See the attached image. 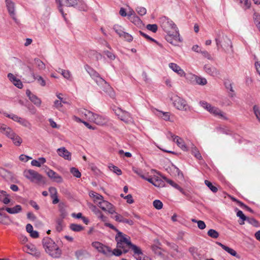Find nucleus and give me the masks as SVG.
I'll return each instance as SVG.
<instances>
[{
	"label": "nucleus",
	"mask_w": 260,
	"mask_h": 260,
	"mask_svg": "<svg viewBox=\"0 0 260 260\" xmlns=\"http://www.w3.org/2000/svg\"><path fill=\"white\" fill-rule=\"evenodd\" d=\"M115 240L117 242V247L118 248H124L125 245L128 246L133 251V255H138V254H141V248L133 244L131 240L130 237L123 233L119 231L117 233L115 236Z\"/></svg>",
	"instance_id": "nucleus-1"
},
{
	"label": "nucleus",
	"mask_w": 260,
	"mask_h": 260,
	"mask_svg": "<svg viewBox=\"0 0 260 260\" xmlns=\"http://www.w3.org/2000/svg\"><path fill=\"white\" fill-rule=\"evenodd\" d=\"M42 244L46 252L54 258L59 257L61 251L55 243L50 238L45 237L42 240Z\"/></svg>",
	"instance_id": "nucleus-2"
},
{
	"label": "nucleus",
	"mask_w": 260,
	"mask_h": 260,
	"mask_svg": "<svg viewBox=\"0 0 260 260\" xmlns=\"http://www.w3.org/2000/svg\"><path fill=\"white\" fill-rule=\"evenodd\" d=\"M81 113L90 121H92L98 125H103L107 122V119L105 117L93 113V112L83 109Z\"/></svg>",
	"instance_id": "nucleus-3"
},
{
	"label": "nucleus",
	"mask_w": 260,
	"mask_h": 260,
	"mask_svg": "<svg viewBox=\"0 0 260 260\" xmlns=\"http://www.w3.org/2000/svg\"><path fill=\"white\" fill-rule=\"evenodd\" d=\"M159 22L163 30L167 33L178 30L176 24L168 17L164 16L160 18Z\"/></svg>",
	"instance_id": "nucleus-4"
},
{
	"label": "nucleus",
	"mask_w": 260,
	"mask_h": 260,
	"mask_svg": "<svg viewBox=\"0 0 260 260\" xmlns=\"http://www.w3.org/2000/svg\"><path fill=\"white\" fill-rule=\"evenodd\" d=\"M23 175L31 182L39 183L43 182V176L33 170H26L23 172Z\"/></svg>",
	"instance_id": "nucleus-5"
},
{
	"label": "nucleus",
	"mask_w": 260,
	"mask_h": 260,
	"mask_svg": "<svg viewBox=\"0 0 260 260\" xmlns=\"http://www.w3.org/2000/svg\"><path fill=\"white\" fill-rule=\"evenodd\" d=\"M61 1L62 5L67 7H77L80 11H85L87 10V6L83 0H61Z\"/></svg>",
	"instance_id": "nucleus-6"
},
{
	"label": "nucleus",
	"mask_w": 260,
	"mask_h": 260,
	"mask_svg": "<svg viewBox=\"0 0 260 260\" xmlns=\"http://www.w3.org/2000/svg\"><path fill=\"white\" fill-rule=\"evenodd\" d=\"M215 41L218 50H219L220 47L225 50H228L232 47L231 41L226 36H222V37L218 36L215 39Z\"/></svg>",
	"instance_id": "nucleus-7"
},
{
	"label": "nucleus",
	"mask_w": 260,
	"mask_h": 260,
	"mask_svg": "<svg viewBox=\"0 0 260 260\" xmlns=\"http://www.w3.org/2000/svg\"><path fill=\"white\" fill-rule=\"evenodd\" d=\"M174 107L179 110L186 111L188 109V105L186 101L178 95H174L172 98Z\"/></svg>",
	"instance_id": "nucleus-8"
},
{
	"label": "nucleus",
	"mask_w": 260,
	"mask_h": 260,
	"mask_svg": "<svg viewBox=\"0 0 260 260\" xmlns=\"http://www.w3.org/2000/svg\"><path fill=\"white\" fill-rule=\"evenodd\" d=\"M166 40L167 42L173 45H176L178 42H181L180 38L179 30H177L175 31H172L170 33H167L166 36Z\"/></svg>",
	"instance_id": "nucleus-9"
},
{
	"label": "nucleus",
	"mask_w": 260,
	"mask_h": 260,
	"mask_svg": "<svg viewBox=\"0 0 260 260\" xmlns=\"http://www.w3.org/2000/svg\"><path fill=\"white\" fill-rule=\"evenodd\" d=\"M92 246L97 249L100 252L108 256L110 255L111 249L108 246H105L99 242H93L92 243Z\"/></svg>",
	"instance_id": "nucleus-10"
},
{
	"label": "nucleus",
	"mask_w": 260,
	"mask_h": 260,
	"mask_svg": "<svg viewBox=\"0 0 260 260\" xmlns=\"http://www.w3.org/2000/svg\"><path fill=\"white\" fill-rule=\"evenodd\" d=\"M5 3L10 16L17 24H18L19 20L16 17L15 3L11 0H6Z\"/></svg>",
	"instance_id": "nucleus-11"
},
{
	"label": "nucleus",
	"mask_w": 260,
	"mask_h": 260,
	"mask_svg": "<svg viewBox=\"0 0 260 260\" xmlns=\"http://www.w3.org/2000/svg\"><path fill=\"white\" fill-rule=\"evenodd\" d=\"M98 206L101 208L103 210L108 211L110 213L112 214L114 212V209L113 205L107 201L102 199L98 203Z\"/></svg>",
	"instance_id": "nucleus-12"
},
{
	"label": "nucleus",
	"mask_w": 260,
	"mask_h": 260,
	"mask_svg": "<svg viewBox=\"0 0 260 260\" xmlns=\"http://www.w3.org/2000/svg\"><path fill=\"white\" fill-rule=\"evenodd\" d=\"M170 136L174 142H176L177 145L181 148L183 150L187 151V147L185 145L183 140L180 137L175 136L171 132H169L168 134V137Z\"/></svg>",
	"instance_id": "nucleus-13"
},
{
	"label": "nucleus",
	"mask_w": 260,
	"mask_h": 260,
	"mask_svg": "<svg viewBox=\"0 0 260 260\" xmlns=\"http://www.w3.org/2000/svg\"><path fill=\"white\" fill-rule=\"evenodd\" d=\"M188 251L191 255L193 260H202L203 255L198 249L194 246L190 247Z\"/></svg>",
	"instance_id": "nucleus-14"
},
{
	"label": "nucleus",
	"mask_w": 260,
	"mask_h": 260,
	"mask_svg": "<svg viewBox=\"0 0 260 260\" xmlns=\"http://www.w3.org/2000/svg\"><path fill=\"white\" fill-rule=\"evenodd\" d=\"M26 94L28 97L29 99L37 106L39 107L41 104V100L37 96L31 92L27 89L26 91Z\"/></svg>",
	"instance_id": "nucleus-15"
},
{
	"label": "nucleus",
	"mask_w": 260,
	"mask_h": 260,
	"mask_svg": "<svg viewBox=\"0 0 260 260\" xmlns=\"http://www.w3.org/2000/svg\"><path fill=\"white\" fill-rule=\"evenodd\" d=\"M205 72L212 76H216L219 74V72L213 66L210 64H205L204 67Z\"/></svg>",
	"instance_id": "nucleus-16"
},
{
	"label": "nucleus",
	"mask_w": 260,
	"mask_h": 260,
	"mask_svg": "<svg viewBox=\"0 0 260 260\" xmlns=\"http://www.w3.org/2000/svg\"><path fill=\"white\" fill-rule=\"evenodd\" d=\"M57 152L60 156L62 157L65 159L71 160V153L65 147L58 148Z\"/></svg>",
	"instance_id": "nucleus-17"
},
{
	"label": "nucleus",
	"mask_w": 260,
	"mask_h": 260,
	"mask_svg": "<svg viewBox=\"0 0 260 260\" xmlns=\"http://www.w3.org/2000/svg\"><path fill=\"white\" fill-rule=\"evenodd\" d=\"M169 67L180 76L183 77L185 75L184 71L176 63L173 62L170 63L169 64Z\"/></svg>",
	"instance_id": "nucleus-18"
},
{
	"label": "nucleus",
	"mask_w": 260,
	"mask_h": 260,
	"mask_svg": "<svg viewBox=\"0 0 260 260\" xmlns=\"http://www.w3.org/2000/svg\"><path fill=\"white\" fill-rule=\"evenodd\" d=\"M47 175L49 177L57 183H61L63 181L62 177L53 170H49Z\"/></svg>",
	"instance_id": "nucleus-19"
},
{
	"label": "nucleus",
	"mask_w": 260,
	"mask_h": 260,
	"mask_svg": "<svg viewBox=\"0 0 260 260\" xmlns=\"http://www.w3.org/2000/svg\"><path fill=\"white\" fill-rule=\"evenodd\" d=\"M216 243H217V244L219 245L225 251H226L228 253L230 254L231 255L235 256L236 257H237L238 258H240V255H238L237 254V252L233 249L230 248L229 247H228L226 245H224L220 242H216Z\"/></svg>",
	"instance_id": "nucleus-20"
},
{
	"label": "nucleus",
	"mask_w": 260,
	"mask_h": 260,
	"mask_svg": "<svg viewBox=\"0 0 260 260\" xmlns=\"http://www.w3.org/2000/svg\"><path fill=\"white\" fill-rule=\"evenodd\" d=\"M209 112L215 116H218L219 118L222 119H227L225 114L217 107L213 106Z\"/></svg>",
	"instance_id": "nucleus-21"
},
{
	"label": "nucleus",
	"mask_w": 260,
	"mask_h": 260,
	"mask_svg": "<svg viewBox=\"0 0 260 260\" xmlns=\"http://www.w3.org/2000/svg\"><path fill=\"white\" fill-rule=\"evenodd\" d=\"M27 68L29 69L31 75L33 77L34 79L37 80L38 82L42 86H45L46 85V82L45 80L43 78V77L39 75L36 76L34 73L32 69L29 66H28Z\"/></svg>",
	"instance_id": "nucleus-22"
},
{
	"label": "nucleus",
	"mask_w": 260,
	"mask_h": 260,
	"mask_svg": "<svg viewBox=\"0 0 260 260\" xmlns=\"http://www.w3.org/2000/svg\"><path fill=\"white\" fill-rule=\"evenodd\" d=\"M0 131L6 135L9 138H11L12 136H13V135L14 134L12 129L6 125L2 126L0 127Z\"/></svg>",
	"instance_id": "nucleus-23"
},
{
	"label": "nucleus",
	"mask_w": 260,
	"mask_h": 260,
	"mask_svg": "<svg viewBox=\"0 0 260 260\" xmlns=\"http://www.w3.org/2000/svg\"><path fill=\"white\" fill-rule=\"evenodd\" d=\"M5 210L10 214H17L20 212L22 210V207L19 205H17L14 207H6Z\"/></svg>",
	"instance_id": "nucleus-24"
},
{
	"label": "nucleus",
	"mask_w": 260,
	"mask_h": 260,
	"mask_svg": "<svg viewBox=\"0 0 260 260\" xmlns=\"http://www.w3.org/2000/svg\"><path fill=\"white\" fill-rule=\"evenodd\" d=\"M85 69L87 72L89 74L90 77L94 80L100 75V74L88 65L85 66Z\"/></svg>",
	"instance_id": "nucleus-25"
},
{
	"label": "nucleus",
	"mask_w": 260,
	"mask_h": 260,
	"mask_svg": "<svg viewBox=\"0 0 260 260\" xmlns=\"http://www.w3.org/2000/svg\"><path fill=\"white\" fill-rule=\"evenodd\" d=\"M129 20L133 23L135 25L140 26L141 25L142 21L140 18L136 15H131V14L128 15Z\"/></svg>",
	"instance_id": "nucleus-26"
},
{
	"label": "nucleus",
	"mask_w": 260,
	"mask_h": 260,
	"mask_svg": "<svg viewBox=\"0 0 260 260\" xmlns=\"http://www.w3.org/2000/svg\"><path fill=\"white\" fill-rule=\"evenodd\" d=\"M63 219L62 218H57L56 220V230L57 232H60L63 230L64 226Z\"/></svg>",
	"instance_id": "nucleus-27"
},
{
	"label": "nucleus",
	"mask_w": 260,
	"mask_h": 260,
	"mask_svg": "<svg viewBox=\"0 0 260 260\" xmlns=\"http://www.w3.org/2000/svg\"><path fill=\"white\" fill-rule=\"evenodd\" d=\"M191 76L192 79L199 85H204L207 83V80L205 78L199 77L194 75H192Z\"/></svg>",
	"instance_id": "nucleus-28"
},
{
	"label": "nucleus",
	"mask_w": 260,
	"mask_h": 260,
	"mask_svg": "<svg viewBox=\"0 0 260 260\" xmlns=\"http://www.w3.org/2000/svg\"><path fill=\"white\" fill-rule=\"evenodd\" d=\"M8 196V195L7 194L6 191L4 190H0V201L5 204H8L10 202Z\"/></svg>",
	"instance_id": "nucleus-29"
},
{
	"label": "nucleus",
	"mask_w": 260,
	"mask_h": 260,
	"mask_svg": "<svg viewBox=\"0 0 260 260\" xmlns=\"http://www.w3.org/2000/svg\"><path fill=\"white\" fill-rule=\"evenodd\" d=\"M89 196L91 198H93V201L95 203H97V204L99 201L102 200V199H104L102 195L93 191H90L89 192Z\"/></svg>",
	"instance_id": "nucleus-30"
},
{
	"label": "nucleus",
	"mask_w": 260,
	"mask_h": 260,
	"mask_svg": "<svg viewBox=\"0 0 260 260\" xmlns=\"http://www.w3.org/2000/svg\"><path fill=\"white\" fill-rule=\"evenodd\" d=\"M157 116L166 121L170 120V114L169 112H165L161 111H157Z\"/></svg>",
	"instance_id": "nucleus-31"
},
{
	"label": "nucleus",
	"mask_w": 260,
	"mask_h": 260,
	"mask_svg": "<svg viewBox=\"0 0 260 260\" xmlns=\"http://www.w3.org/2000/svg\"><path fill=\"white\" fill-rule=\"evenodd\" d=\"M10 139L13 141L14 144L16 146H19L21 144L22 141L21 138L16 134H14Z\"/></svg>",
	"instance_id": "nucleus-32"
},
{
	"label": "nucleus",
	"mask_w": 260,
	"mask_h": 260,
	"mask_svg": "<svg viewBox=\"0 0 260 260\" xmlns=\"http://www.w3.org/2000/svg\"><path fill=\"white\" fill-rule=\"evenodd\" d=\"M58 70V72L60 73L64 78L68 80H71L72 75L69 70H63L60 68Z\"/></svg>",
	"instance_id": "nucleus-33"
},
{
	"label": "nucleus",
	"mask_w": 260,
	"mask_h": 260,
	"mask_svg": "<svg viewBox=\"0 0 260 260\" xmlns=\"http://www.w3.org/2000/svg\"><path fill=\"white\" fill-rule=\"evenodd\" d=\"M70 229L74 232H79L82 231L84 229V228L81 225L72 223L70 225Z\"/></svg>",
	"instance_id": "nucleus-34"
},
{
	"label": "nucleus",
	"mask_w": 260,
	"mask_h": 260,
	"mask_svg": "<svg viewBox=\"0 0 260 260\" xmlns=\"http://www.w3.org/2000/svg\"><path fill=\"white\" fill-rule=\"evenodd\" d=\"M153 185L159 187H164L165 186V183L159 177L154 176Z\"/></svg>",
	"instance_id": "nucleus-35"
},
{
	"label": "nucleus",
	"mask_w": 260,
	"mask_h": 260,
	"mask_svg": "<svg viewBox=\"0 0 260 260\" xmlns=\"http://www.w3.org/2000/svg\"><path fill=\"white\" fill-rule=\"evenodd\" d=\"M191 153L194 155V156L199 160H202L203 158L201 155V154L197 148L196 147L193 146L191 148Z\"/></svg>",
	"instance_id": "nucleus-36"
},
{
	"label": "nucleus",
	"mask_w": 260,
	"mask_h": 260,
	"mask_svg": "<svg viewBox=\"0 0 260 260\" xmlns=\"http://www.w3.org/2000/svg\"><path fill=\"white\" fill-rule=\"evenodd\" d=\"M118 118L123 121L127 122L131 118V115L128 112L123 111Z\"/></svg>",
	"instance_id": "nucleus-37"
},
{
	"label": "nucleus",
	"mask_w": 260,
	"mask_h": 260,
	"mask_svg": "<svg viewBox=\"0 0 260 260\" xmlns=\"http://www.w3.org/2000/svg\"><path fill=\"white\" fill-rule=\"evenodd\" d=\"M18 122L25 127H27L29 129L31 128V123L28 120H27L26 119H25L24 118L20 117V119H19Z\"/></svg>",
	"instance_id": "nucleus-38"
},
{
	"label": "nucleus",
	"mask_w": 260,
	"mask_h": 260,
	"mask_svg": "<svg viewBox=\"0 0 260 260\" xmlns=\"http://www.w3.org/2000/svg\"><path fill=\"white\" fill-rule=\"evenodd\" d=\"M35 63L39 69V70H44L46 68L45 63L39 58H35Z\"/></svg>",
	"instance_id": "nucleus-39"
},
{
	"label": "nucleus",
	"mask_w": 260,
	"mask_h": 260,
	"mask_svg": "<svg viewBox=\"0 0 260 260\" xmlns=\"http://www.w3.org/2000/svg\"><path fill=\"white\" fill-rule=\"evenodd\" d=\"M103 54L106 55L110 60H114L116 58V55L113 52L112 50H104Z\"/></svg>",
	"instance_id": "nucleus-40"
},
{
	"label": "nucleus",
	"mask_w": 260,
	"mask_h": 260,
	"mask_svg": "<svg viewBox=\"0 0 260 260\" xmlns=\"http://www.w3.org/2000/svg\"><path fill=\"white\" fill-rule=\"evenodd\" d=\"M139 33H140V34L142 36L144 37L145 38H146L148 40H150V41H151L152 42H153L155 43L157 45H158L159 46L162 47V45L161 44L158 43L157 41H156L154 39H153L151 37H149L148 35H147V34H146L145 33H144L142 31H141V30L139 31Z\"/></svg>",
	"instance_id": "nucleus-41"
},
{
	"label": "nucleus",
	"mask_w": 260,
	"mask_h": 260,
	"mask_svg": "<svg viewBox=\"0 0 260 260\" xmlns=\"http://www.w3.org/2000/svg\"><path fill=\"white\" fill-rule=\"evenodd\" d=\"M113 29L120 37H121L124 32L123 28L118 25H114L113 26Z\"/></svg>",
	"instance_id": "nucleus-42"
},
{
	"label": "nucleus",
	"mask_w": 260,
	"mask_h": 260,
	"mask_svg": "<svg viewBox=\"0 0 260 260\" xmlns=\"http://www.w3.org/2000/svg\"><path fill=\"white\" fill-rule=\"evenodd\" d=\"M59 211L60 213L59 218H62V219H64L68 215V213L66 211V209L63 206H59Z\"/></svg>",
	"instance_id": "nucleus-43"
},
{
	"label": "nucleus",
	"mask_w": 260,
	"mask_h": 260,
	"mask_svg": "<svg viewBox=\"0 0 260 260\" xmlns=\"http://www.w3.org/2000/svg\"><path fill=\"white\" fill-rule=\"evenodd\" d=\"M200 104L203 108H204L208 112H210L213 107L211 104L207 103L205 101H201L200 102Z\"/></svg>",
	"instance_id": "nucleus-44"
},
{
	"label": "nucleus",
	"mask_w": 260,
	"mask_h": 260,
	"mask_svg": "<svg viewBox=\"0 0 260 260\" xmlns=\"http://www.w3.org/2000/svg\"><path fill=\"white\" fill-rule=\"evenodd\" d=\"M6 207L0 208V216L2 217L4 221H8L10 222L9 217L3 211L5 210Z\"/></svg>",
	"instance_id": "nucleus-45"
},
{
	"label": "nucleus",
	"mask_w": 260,
	"mask_h": 260,
	"mask_svg": "<svg viewBox=\"0 0 260 260\" xmlns=\"http://www.w3.org/2000/svg\"><path fill=\"white\" fill-rule=\"evenodd\" d=\"M208 235L212 238H217L219 237V233L215 230L210 229L208 231Z\"/></svg>",
	"instance_id": "nucleus-46"
},
{
	"label": "nucleus",
	"mask_w": 260,
	"mask_h": 260,
	"mask_svg": "<svg viewBox=\"0 0 260 260\" xmlns=\"http://www.w3.org/2000/svg\"><path fill=\"white\" fill-rule=\"evenodd\" d=\"M94 80L95 81V82L96 83V84L98 85H102L104 84H105L107 85L108 86H109L108 83L104 79H103L100 76V75H99L98 76V77H96V78H95L94 79Z\"/></svg>",
	"instance_id": "nucleus-47"
},
{
	"label": "nucleus",
	"mask_w": 260,
	"mask_h": 260,
	"mask_svg": "<svg viewBox=\"0 0 260 260\" xmlns=\"http://www.w3.org/2000/svg\"><path fill=\"white\" fill-rule=\"evenodd\" d=\"M70 172L74 177H76V178L81 177V174L78 169L75 167H72L70 169Z\"/></svg>",
	"instance_id": "nucleus-48"
},
{
	"label": "nucleus",
	"mask_w": 260,
	"mask_h": 260,
	"mask_svg": "<svg viewBox=\"0 0 260 260\" xmlns=\"http://www.w3.org/2000/svg\"><path fill=\"white\" fill-rule=\"evenodd\" d=\"M205 184L210 188V189L213 192H216L218 190L217 188L214 186L212 183L208 180L205 181Z\"/></svg>",
	"instance_id": "nucleus-49"
},
{
	"label": "nucleus",
	"mask_w": 260,
	"mask_h": 260,
	"mask_svg": "<svg viewBox=\"0 0 260 260\" xmlns=\"http://www.w3.org/2000/svg\"><path fill=\"white\" fill-rule=\"evenodd\" d=\"M239 1L244 9H247L250 7L251 3L249 0H239Z\"/></svg>",
	"instance_id": "nucleus-50"
},
{
	"label": "nucleus",
	"mask_w": 260,
	"mask_h": 260,
	"mask_svg": "<svg viewBox=\"0 0 260 260\" xmlns=\"http://www.w3.org/2000/svg\"><path fill=\"white\" fill-rule=\"evenodd\" d=\"M162 178L168 183H169L170 185H171L173 187L175 188L176 189L178 187L179 185L174 182L173 180H170L168 178H167L166 177L164 176H162Z\"/></svg>",
	"instance_id": "nucleus-51"
},
{
	"label": "nucleus",
	"mask_w": 260,
	"mask_h": 260,
	"mask_svg": "<svg viewBox=\"0 0 260 260\" xmlns=\"http://www.w3.org/2000/svg\"><path fill=\"white\" fill-rule=\"evenodd\" d=\"M153 205L156 209L160 210L162 208L163 204L160 200H155L153 202Z\"/></svg>",
	"instance_id": "nucleus-52"
},
{
	"label": "nucleus",
	"mask_w": 260,
	"mask_h": 260,
	"mask_svg": "<svg viewBox=\"0 0 260 260\" xmlns=\"http://www.w3.org/2000/svg\"><path fill=\"white\" fill-rule=\"evenodd\" d=\"M146 28L153 32H156L157 30L158 26L156 24H149L146 25Z\"/></svg>",
	"instance_id": "nucleus-53"
},
{
	"label": "nucleus",
	"mask_w": 260,
	"mask_h": 260,
	"mask_svg": "<svg viewBox=\"0 0 260 260\" xmlns=\"http://www.w3.org/2000/svg\"><path fill=\"white\" fill-rule=\"evenodd\" d=\"M245 221H247L249 223L252 224L254 226H258V222L254 218H250L247 217L246 220Z\"/></svg>",
	"instance_id": "nucleus-54"
},
{
	"label": "nucleus",
	"mask_w": 260,
	"mask_h": 260,
	"mask_svg": "<svg viewBox=\"0 0 260 260\" xmlns=\"http://www.w3.org/2000/svg\"><path fill=\"white\" fill-rule=\"evenodd\" d=\"M224 84L226 88L232 92V93L230 94V96L231 97H233L235 94L234 93V91L233 90L232 83H231L230 82H226Z\"/></svg>",
	"instance_id": "nucleus-55"
},
{
	"label": "nucleus",
	"mask_w": 260,
	"mask_h": 260,
	"mask_svg": "<svg viewBox=\"0 0 260 260\" xmlns=\"http://www.w3.org/2000/svg\"><path fill=\"white\" fill-rule=\"evenodd\" d=\"M237 216L240 217L242 220V222H240V224H243L244 221L246 220L247 217L243 214V212L241 210H238L237 212Z\"/></svg>",
	"instance_id": "nucleus-56"
},
{
	"label": "nucleus",
	"mask_w": 260,
	"mask_h": 260,
	"mask_svg": "<svg viewBox=\"0 0 260 260\" xmlns=\"http://www.w3.org/2000/svg\"><path fill=\"white\" fill-rule=\"evenodd\" d=\"M109 169L111 171H113L118 175H120L122 174V171L121 170L116 166L114 165L110 166H109Z\"/></svg>",
	"instance_id": "nucleus-57"
},
{
	"label": "nucleus",
	"mask_w": 260,
	"mask_h": 260,
	"mask_svg": "<svg viewBox=\"0 0 260 260\" xmlns=\"http://www.w3.org/2000/svg\"><path fill=\"white\" fill-rule=\"evenodd\" d=\"M95 209V212L98 216V217L102 220L103 221H106L107 220V217L104 216L102 213L95 207H94Z\"/></svg>",
	"instance_id": "nucleus-58"
},
{
	"label": "nucleus",
	"mask_w": 260,
	"mask_h": 260,
	"mask_svg": "<svg viewBox=\"0 0 260 260\" xmlns=\"http://www.w3.org/2000/svg\"><path fill=\"white\" fill-rule=\"evenodd\" d=\"M136 11L141 16H143L146 14V9L142 7H138L136 8Z\"/></svg>",
	"instance_id": "nucleus-59"
},
{
	"label": "nucleus",
	"mask_w": 260,
	"mask_h": 260,
	"mask_svg": "<svg viewBox=\"0 0 260 260\" xmlns=\"http://www.w3.org/2000/svg\"><path fill=\"white\" fill-rule=\"evenodd\" d=\"M137 173L143 179L147 180L149 183L152 184L153 185L154 181V177L152 178H149V177H146L145 175L141 174L138 172H137Z\"/></svg>",
	"instance_id": "nucleus-60"
},
{
	"label": "nucleus",
	"mask_w": 260,
	"mask_h": 260,
	"mask_svg": "<svg viewBox=\"0 0 260 260\" xmlns=\"http://www.w3.org/2000/svg\"><path fill=\"white\" fill-rule=\"evenodd\" d=\"M253 112L258 120V121L260 122V110L259 109V108L256 105H255L253 106Z\"/></svg>",
	"instance_id": "nucleus-61"
},
{
	"label": "nucleus",
	"mask_w": 260,
	"mask_h": 260,
	"mask_svg": "<svg viewBox=\"0 0 260 260\" xmlns=\"http://www.w3.org/2000/svg\"><path fill=\"white\" fill-rule=\"evenodd\" d=\"M84 251L82 250H77L75 252V255L78 260H82L83 258Z\"/></svg>",
	"instance_id": "nucleus-62"
},
{
	"label": "nucleus",
	"mask_w": 260,
	"mask_h": 260,
	"mask_svg": "<svg viewBox=\"0 0 260 260\" xmlns=\"http://www.w3.org/2000/svg\"><path fill=\"white\" fill-rule=\"evenodd\" d=\"M121 37H123L127 42H131L133 40V37L128 33L124 32Z\"/></svg>",
	"instance_id": "nucleus-63"
},
{
	"label": "nucleus",
	"mask_w": 260,
	"mask_h": 260,
	"mask_svg": "<svg viewBox=\"0 0 260 260\" xmlns=\"http://www.w3.org/2000/svg\"><path fill=\"white\" fill-rule=\"evenodd\" d=\"M25 251L29 253L34 252L36 251V248H35V246L33 245H26L25 246Z\"/></svg>",
	"instance_id": "nucleus-64"
}]
</instances>
